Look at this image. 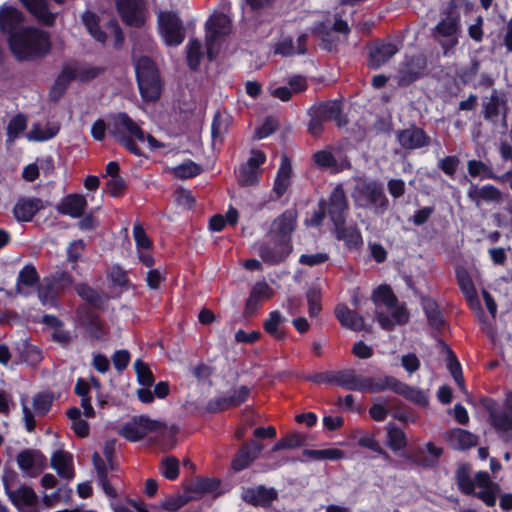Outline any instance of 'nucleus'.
I'll return each mask as SVG.
<instances>
[{"label": "nucleus", "instance_id": "obj_20", "mask_svg": "<svg viewBox=\"0 0 512 512\" xmlns=\"http://www.w3.org/2000/svg\"><path fill=\"white\" fill-rule=\"evenodd\" d=\"M43 208L44 202L41 199L36 197H23L16 202L13 213L18 221L28 222Z\"/></svg>", "mask_w": 512, "mask_h": 512}, {"label": "nucleus", "instance_id": "obj_14", "mask_svg": "<svg viewBox=\"0 0 512 512\" xmlns=\"http://www.w3.org/2000/svg\"><path fill=\"white\" fill-rule=\"evenodd\" d=\"M266 156L259 150H253L245 164L239 168V182L243 186H251L258 182L260 166L265 162Z\"/></svg>", "mask_w": 512, "mask_h": 512}, {"label": "nucleus", "instance_id": "obj_47", "mask_svg": "<svg viewBox=\"0 0 512 512\" xmlns=\"http://www.w3.org/2000/svg\"><path fill=\"white\" fill-rule=\"evenodd\" d=\"M504 104V100L499 97L497 91L493 90L490 96L483 101L484 118L492 120L498 117Z\"/></svg>", "mask_w": 512, "mask_h": 512}, {"label": "nucleus", "instance_id": "obj_15", "mask_svg": "<svg viewBox=\"0 0 512 512\" xmlns=\"http://www.w3.org/2000/svg\"><path fill=\"white\" fill-rule=\"evenodd\" d=\"M16 460L19 468L30 477L37 476L46 465L45 456L41 452L32 449L21 451Z\"/></svg>", "mask_w": 512, "mask_h": 512}, {"label": "nucleus", "instance_id": "obj_59", "mask_svg": "<svg viewBox=\"0 0 512 512\" xmlns=\"http://www.w3.org/2000/svg\"><path fill=\"white\" fill-rule=\"evenodd\" d=\"M228 118L216 113L211 126L213 141H221L228 130Z\"/></svg>", "mask_w": 512, "mask_h": 512}, {"label": "nucleus", "instance_id": "obj_25", "mask_svg": "<svg viewBox=\"0 0 512 512\" xmlns=\"http://www.w3.org/2000/svg\"><path fill=\"white\" fill-rule=\"evenodd\" d=\"M292 250L291 245L274 242V245L263 244L259 248L262 260L269 264H278L285 260Z\"/></svg>", "mask_w": 512, "mask_h": 512}, {"label": "nucleus", "instance_id": "obj_8", "mask_svg": "<svg viewBox=\"0 0 512 512\" xmlns=\"http://www.w3.org/2000/svg\"><path fill=\"white\" fill-rule=\"evenodd\" d=\"M461 31L460 18L450 13L435 27V39L443 48V54L448 56L458 44Z\"/></svg>", "mask_w": 512, "mask_h": 512}, {"label": "nucleus", "instance_id": "obj_13", "mask_svg": "<svg viewBox=\"0 0 512 512\" xmlns=\"http://www.w3.org/2000/svg\"><path fill=\"white\" fill-rule=\"evenodd\" d=\"M6 494L19 512H40L38 496L33 489L26 485L11 490L5 484Z\"/></svg>", "mask_w": 512, "mask_h": 512}, {"label": "nucleus", "instance_id": "obj_36", "mask_svg": "<svg viewBox=\"0 0 512 512\" xmlns=\"http://www.w3.org/2000/svg\"><path fill=\"white\" fill-rule=\"evenodd\" d=\"M21 2L40 22L46 25L54 23L55 14L48 10L47 0H21Z\"/></svg>", "mask_w": 512, "mask_h": 512}, {"label": "nucleus", "instance_id": "obj_38", "mask_svg": "<svg viewBox=\"0 0 512 512\" xmlns=\"http://www.w3.org/2000/svg\"><path fill=\"white\" fill-rule=\"evenodd\" d=\"M292 168L287 156H283L278 169L277 177L274 183V191L278 196H282L290 185Z\"/></svg>", "mask_w": 512, "mask_h": 512}, {"label": "nucleus", "instance_id": "obj_37", "mask_svg": "<svg viewBox=\"0 0 512 512\" xmlns=\"http://www.w3.org/2000/svg\"><path fill=\"white\" fill-rule=\"evenodd\" d=\"M399 380L393 376L365 377V392L379 393L385 390L395 392Z\"/></svg>", "mask_w": 512, "mask_h": 512}, {"label": "nucleus", "instance_id": "obj_56", "mask_svg": "<svg viewBox=\"0 0 512 512\" xmlns=\"http://www.w3.org/2000/svg\"><path fill=\"white\" fill-rule=\"evenodd\" d=\"M202 55L201 43L198 40H190L187 44V61L191 69H197Z\"/></svg>", "mask_w": 512, "mask_h": 512}, {"label": "nucleus", "instance_id": "obj_54", "mask_svg": "<svg viewBox=\"0 0 512 512\" xmlns=\"http://www.w3.org/2000/svg\"><path fill=\"white\" fill-rule=\"evenodd\" d=\"M200 172L201 167L193 161L184 162L173 169L174 176L179 179L192 178L199 175Z\"/></svg>", "mask_w": 512, "mask_h": 512}, {"label": "nucleus", "instance_id": "obj_50", "mask_svg": "<svg viewBox=\"0 0 512 512\" xmlns=\"http://www.w3.org/2000/svg\"><path fill=\"white\" fill-rule=\"evenodd\" d=\"M422 304L430 325L439 328L443 324L444 319L435 301L424 299Z\"/></svg>", "mask_w": 512, "mask_h": 512}, {"label": "nucleus", "instance_id": "obj_43", "mask_svg": "<svg viewBox=\"0 0 512 512\" xmlns=\"http://www.w3.org/2000/svg\"><path fill=\"white\" fill-rule=\"evenodd\" d=\"M82 22L86 27L88 33L98 42L104 44L106 42L107 36L104 31L101 30L99 26V19L97 15L91 11H86L82 15Z\"/></svg>", "mask_w": 512, "mask_h": 512}, {"label": "nucleus", "instance_id": "obj_53", "mask_svg": "<svg viewBox=\"0 0 512 512\" xmlns=\"http://www.w3.org/2000/svg\"><path fill=\"white\" fill-rule=\"evenodd\" d=\"M315 163L321 168L329 169L333 172L339 170L338 161L335 156L328 150H321L314 154Z\"/></svg>", "mask_w": 512, "mask_h": 512}, {"label": "nucleus", "instance_id": "obj_32", "mask_svg": "<svg viewBox=\"0 0 512 512\" xmlns=\"http://www.w3.org/2000/svg\"><path fill=\"white\" fill-rule=\"evenodd\" d=\"M22 14L13 7L3 6L0 8V29L3 32L9 33L10 36L13 33H18L16 28L22 23Z\"/></svg>", "mask_w": 512, "mask_h": 512}, {"label": "nucleus", "instance_id": "obj_24", "mask_svg": "<svg viewBox=\"0 0 512 512\" xmlns=\"http://www.w3.org/2000/svg\"><path fill=\"white\" fill-rule=\"evenodd\" d=\"M398 47L389 42H382L376 44L371 48L369 53V67L372 69H378L384 65L389 59H391L397 52Z\"/></svg>", "mask_w": 512, "mask_h": 512}, {"label": "nucleus", "instance_id": "obj_55", "mask_svg": "<svg viewBox=\"0 0 512 512\" xmlns=\"http://www.w3.org/2000/svg\"><path fill=\"white\" fill-rule=\"evenodd\" d=\"M425 450L428 452L429 456H422L423 451H420L417 460L418 463L426 467L434 466L442 454V448L435 446L431 442H428L425 444Z\"/></svg>", "mask_w": 512, "mask_h": 512}, {"label": "nucleus", "instance_id": "obj_42", "mask_svg": "<svg viewBox=\"0 0 512 512\" xmlns=\"http://www.w3.org/2000/svg\"><path fill=\"white\" fill-rule=\"evenodd\" d=\"M456 481L459 489L464 494L470 495L475 491V483L472 477V468L468 464L458 466L455 473Z\"/></svg>", "mask_w": 512, "mask_h": 512}, {"label": "nucleus", "instance_id": "obj_48", "mask_svg": "<svg viewBox=\"0 0 512 512\" xmlns=\"http://www.w3.org/2000/svg\"><path fill=\"white\" fill-rule=\"evenodd\" d=\"M27 128V118L23 114L14 116L7 126L6 143L11 145L16 138Z\"/></svg>", "mask_w": 512, "mask_h": 512}, {"label": "nucleus", "instance_id": "obj_22", "mask_svg": "<svg viewBox=\"0 0 512 512\" xmlns=\"http://www.w3.org/2000/svg\"><path fill=\"white\" fill-rule=\"evenodd\" d=\"M39 275L32 265L24 266L17 277L16 291L22 296L30 295L39 285Z\"/></svg>", "mask_w": 512, "mask_h": 512}, {"label": "nucleus", "instance_id": "obj_4", "mask_svg": "<svg viewBox=\"0 0 512 512\" xmlns=\"http://www.w3.org/2000/svg\"><path fill=\"white\" fill-rule=\"evenodd\" d=\"M135 72L141 96L146 101H155L161 94V83L153 61L142 56L135 61Z\"/></svg>", "mask_w": 512, "mask_h": 512}, {"label": "nucleus", "instance_id": "obj_60", "mask_svg": "<svg viewBox=\"0 0 512 512\" xmlns=\"http://www.w3.org/2000/svg\"><path fill=\"white\" fill-rule=\"evenodd\" d=\"M447 355H448V369L453 376L455 382L459 386L460 389H464V380L462 376V370L460 363L458 362L455 354L453 351L449 348H447Z\"/></svg>", "mask_w": 512, "mask_h": 512}, {"label": "nucleus", "instance_id": "obj_49", "mask_svg": "<svg viewBox=\"0 0 512 512\" xmlns=\"http://www.w3.org/2000/svg\"><path fill=\"white\" fill-rule=\"evenodd\" d=\"M387 430V445L393 451H399L406 446V437L404 432L396 427L394 424L389 423L386 427Z\"/></svg>", "mask_w": 512, "mask_h": 512}, {"label": "nucleus", "instance_id": "obj_30", "mask_svg": "<svg viewBox=\"0 0 512 512\" xmlns=\"http://www.w3.org/2000/svg\"><path fill=\"white\" fill-rule=\"evenodd\" d=\"M456 276L460 289L464 294L469 306L474 310L480 311V301L478 299L476 289L468 272L464 269H460L457 270Z\"/></svg>", "mask_w": 512, "mask_h": 512}, {"label": "nucleus", "instance_id": "obj_40", "mask_svg": "<svg viewBox=\"0 0 512 512\" xmlns=\"http://www.w3.org/2000/svg\"><path fill=\"white\" fill-rule=\"evenodd\" d=\"M250 394V390L246 386H241L234 389L229 395L224 396L217 400L218 410H225L231 407H236L245 402Z\"/></svg>", "mask_w": 512, "mask_h": 512}, {"label": "nucleus", "instance_id": "obj_45", "mask_svg": "<svg viewBox=\"0 0 512 512\" xmlns=\"http://www.w3.org/2000/svg\"><path fill=\"white\" fill-rule=\"evenodd\" d=\"M136 419L139 424L140 431L143 433V437L149 433H159L164 435L168 432V427L161 421L150 419L144 415L137 416ZM169 433H175V431L171 429L169 430Z\"/></svg>", "mask_w": 512, "mask_h": 512}, {"label": "nucleus", "instance_id": "obj_61", "mask_svg": "<svg viewBox=\"0 0 512 512\" xmlns=\"http://www.w3.org/2000/svg\"><path fill=\"white\" fill-rule=\"evenodd\" d=\"M389 413V400L383 398H377L373 402V405L369 409L370 416L375 421H383Z\"/></svg>", "mask_w": 512, "mask_h": 512}, {"label": "nucleus", "instance_id": "obj_35", "mask_svg": "<svg viewBox=\"0 0 512 512\" xmlns=\"http://www.w3.org/2000/svg\"><path fill=\"white\" fill-rule=\"evenodd\" d=\"M306 35L302 34L297 39V45H294L292 38L285 37L275 45V53L282 56H293L295 54H304L306 52Z\"/></svg>", "mask_w": 512, "mask_h": 512}, {"label": "nucleus", "instance_id": "obj_51", "mask_svg": "<svg viewBox=\"0 0 512 512\" xmlns=\"http://www.w3.org/2000/svg\"><path fill=\"white\" fill-rule=\"evenodd\" d=\"M468 173L472 177H481L482 179H497L491 168L484 162L478 160H469L467 162Z\"/></svg>", "mask_w": 512, "mask_h": 512}, {"label": "nucleus", "instance_id": "obj_9", "mask_svg": "<svg viewBox=\"0 0 512 512\" xmlns=\"http://www.w3.org/2000/svg\"><path fill=\"white\" fill-rule=\"evenodd\" d=\"M231 30V20L225 13H215L207 22L206 44L210 60L213 59L221 37Z\"/></svg>", "mask_w": 512, "mask_h": 512}, {"label": "nucleus", "instance_id": "obj_21", "mask_svg": "<svg viewBox=\"0 0 512 512\" xmlns=\"http://www.w3.org/2000/svg\"><path fill=\"white\" fill-rule=\"evenodd\" d=\"M310 111L316 113L317 117L326 120H334L338 126H343L347 123L345 117L342 115L341 102L338 100L327 101L314 105Z\"/></svg>", "mask_w": 512, "mask_h": 512}, {"label": "nucleus", "instance_id": "obj_19", "mask_svg": "<svg viewBox=\"0 0 512 512\" xmlns=\"http://www.w3.org/2000/svg\"><path fill=\"white\" fill-rule=\"evenodd\" d=\"M262 449L263 445L255 440H250L248 443L242 445L232 461V468L235 471H241L247 468L258 458Z\"/></svg>", "mask_w": 512, "mask_h": 512}, {"label": "nucleus", "instance_id": "obj_31", "mask_svg": "<svg viewBox=\"0 0 512 512\" xmlns=\"http://www.w3.org/2000/svg\"><path fill=\"white\" fill-rule=\"evenodd\" d=\"M424 60L421 57H415L408 60L399 70L398 84L406 86L416 80L423 72Z\"/></svg>", "mask_w": 512, "mask_h": 512}, {"label": "nucleus", "instance_id": "obj_23", "mask_svg": "<svg viewBox=\"0 0 512 512\" xmlns=\"http://www.w3.org/2000/svg\"><path fill=\"white\" fill-rule=\"evenodd\" d=\"M468 198L477 206L480 207L482 202H498L502 198L500 190L492 185H484L478 187L472 184L467 192Z\"/></svg>", "mask_w": 512, "mask_h": 512}, {"label": "nucleus", "instance_id": "obj_10", "mask_svg": "<svg viewBox=\"0 0 512 512\" xmlns=\"http://www.w3.org/2000/svg\"><path fill=\"white\" fill-rule=\"evenodd\" d=\"M53 402V396L50 393L43 392L38 393L33 397L32 405L33 410L32 412L30 408L27 405V397L22 396L21 397V406H22V412H23V421L25 423V428L28 432H33L35 429V420L34 417L36 416H43L45 415L51 408Z\"/></svg>", "mask_w": 512, "mask_h": 512}, {"label": "nucleus", "instance_id": "obj_2", "mask_svg": "<svg viewBox=\"0 0 512 512\" xmlns=\"http://www.w3.org/2000/svg\"><path fill=\"white\" fill-rule=\"evenodd\" d=\"M11 51L19 60H33L45 56L51 42L48 33L38 28H24L9 37Z\"/></svg>", "mask_w": 512, "mask_h": 512}, {"label": "nucleus", "instance_id": "obj_34", "mask_svg": "<svg viewBox=\"0 0 512 512\" xmlns=\"http://www.w3.org/2000/svg\"><path fill=\"white\" fill-rule=\"evenodd\" d=\"M492 426L504 434L512 431V410L497 409L494 405L488 407Z\"/></svg>", "mask_w": 512, "mask_h": 512}, {"label": "nucleus", "instance_id": "obj_44", "mask_svg": "<svg viewBox=\"0 0 512 512\" xmlns=\"http://www.w3.org/2000/svg\"><path fill=\"white\" fill-rule=\"evenodd\" d=\"M284 322L285 319L279 311H272L265 320L263 327L269 335L275 339L281 340L285 337V333L281 329Z\"/></svg>", "mask_w": 512, "mask_h": 512}, {"label": "nucleus", "instance_id": "obj_63", "mask_svg": "<svg viewBox=\"0 0 512 512\" xmlns=\"http://www.w3.org/2000/svg\"><path fill=\"white\" fill-rule=\"evenodd\" d=\"M161 474L168 480H175L179 475V462L175 457H167L162 460Z\"/></svg>", "mask_w": 512, "mask_h": 512}, {"label": "nucleus", "instance_id": "obj_33", "mask_svg": "<svg viewBox=\"0 0 512 512\" xmlns=\"http://www.w3.org/2000/svg\"><path fill=\"white\" fill-rule=\"evenodd\" d=\"M335 314L342 326L353 331H361L364 329L363 317L347 306L338 305L335 309Z\"/></svg>", "mask_w": 512, "mask_h": 512}, {"label": "nucleus", "instance_id": "obj_12", "mask_svg": "<svg viewBox=\"0 0 512 512\" xmlns=\"http://www.w3.org/2000/svg\"><path fill=\"white\" fill-rule=\"evenodd\" d=\"M297 215L293 210H286L277 217L271 224L269 237L273 242L290 244L291 234L296 227Z\"/></svg>", "mask_w": 512, "mask_h": 512}, {"label": "nucleus", "instance_id": "obj_16", "mask_svg": "<svg viewBox=\"0 0 512 512\" xmlns=\"http://www.w3.org/2000/svg\"><path fill=\"white\" fill-rule=\"evenodd\" d=\"M278 498V492L274 488H267L263 485L245 488L242 492V499L253 505L263 508L269 507Z\"/></svg>", "mask_w": 512, "mask_h": 512}, {"label": "nucleus", "instance_id": "obj_57", "mask_svg": "<svg viewBox=\"0 0 512 512\" xmlns=\"http://www.w3.org/2000/svg\"><path fill=\"white\" fill-rule=\"evenodd\" d=\"M119 434L132 442L139 441L143 438V433L140 431L136 417H134L132 421L123 425L119 429Z\"/></svg>", "mask_w": 512, "mask_h": 512}, {"label": "nucleus", "instance_id": "obj_11", "mask_svg": "<svg viewBox=\"0 0 512 512\" xmlns=\"http://www.w3.org/2000/svg\"><path fill=\"white\" fill-rule=\"evenodd\" d=\"M116 8L122 21L129 26L140 27L148 17L144 0H117Z\"/></svg>", "mask_w": 512, "mask_h": 512}, {"label": "nucleus", "instance_id": "obj_17", "mask_svg": "<svg viewBox=\"0 0 512 512\" xmlns=\"http://www.w3.org/2000/svg\"><path fill=\"white\" fill-rule=\"evenodd\" d=\"M396 137L401 147L406 150L420 149L430 142L425 131L415 126L398 131Z\"/></svg>", "mask_w": 512, "mask_h": 512}, {"label": "nucleus", "instance_id": "obj_5", "mask_svg": "<svg viewBox=\"0 0 512 512\" xmlns=\"http://www.w3.org/2000/svg\"><path fill=\"white\" fill-rule=\"evenodd\" d=\"M73 284L72 276L66 271H56L44 277L39 283L37 293L40 302L44 306L54 307L57 304V296Z\"/></svg>", "mask_w": 512, "mask_h": 512}, {"label": "nucleus", "instance_id": "obj_18", "mask_svg": "<svg viewBox=\"0 0 512 512\" xmlns=\"http://www.w3.org/2000/svg\"><path fill=\"white\" fill-rule=\"evenodd\" d=\"M348 204L341 186H337L330 195L328 203V215L334 225L345 224Z\"/></svg>", "mask_w": 512, "mask_h": 512}, {"label": "nucleus", "instance_id": "obj_64", "mask_svg": "<svg viewBox=\"0 0 512 512\" xmlns=\"http://www.w3.org/2000/svg\"><path fill=\"white\" fill-rule=\"evenodd\" d=\"M219 481L213 478H200L197 479L193 485L192 490L198 493H210L219 488Z\"/></svg>", "mask_w": 512, "mask_h": 512}, {"label": "nucleus", "instance_id": "obj_62", "mask_svg": "<svg viewBox=\"0 0 512 512\" xmlns=\"http://www.w3.org/2000/svg\"><path fill=\"white\" fill-rule=\"evenodd\" d=\"M134 368L137 374L138 381L141 385L150 387L154 382L153 374L148 367L147 364H145L140 359H137L134 362Z\"/></svg>", "mask_w": 512, "mask_h": 512}, {"label": "nucleus", "instance_id": "obj_41", "mask_svg": "<svg viewBox=\"0 0 512 512\" xmlns=\"http://www.w3.org/2000/svg\"><path fill=\"white\" fill-rule=\"evenodd\" d=\"M395 393L419 406H427L429 402L428 396L423 390L409 386L401 381H399Z\"/></svg>", "mask_w": 512, "mask_h": 512}, {"label": "nucleus", "instance_id": "obj_58", "mask_svg": "<svg viewBox=\"0 0 512 512\" xmlns=\"http://www.w3.org/2000/svg\"><path fill=\"white\" fill-rule=\"evenodd\" d=\"M308 313L310 317H315L321 311V292L318 287H311L307 293Z\"/></svg>", "mask_w": 512, "mask_h": 512}, {"label": "nucleus", "instance_id": "obj_7", "mask_svg": "<svg viewBox=\"0 0 512 512\" xmlns=\"http://www.w3.org/2000/svg\"><path fill=\"white\" fill-rule=\"evenodd\" d=\"M156 16L158 32L163 42L167 46H179L185 39V30L177 13L159 10Z\"/></svg>", "mask_w": 512, "mask_h": 512}, {"label": "nucleus", "instance_id": "obj_6", "mask_svg": "<svg viewBox=\"0 0 512 512\" xmlns=\"http://www.w3.org/2000/svg\"><path fill=\"white\" fill-rule=\"evenodd\" d=\"M353 198L358 207L383 212L388 206L383 189L376 182H360L356 185Z\"/></svg>", "mask_w": 512, "mask_h": 512}, {"label": "nucleus", "instance_id": "obj_39", "mask_svg": "<svg viewBox=\"0 0 512 512\" xmlns=\"http://www.w3.org/2000/svg\"><path fill=\"white\" fill-rule=\"evenodd\" d=\"M450 444L458 450L469 449L477 444V437L460 428L453 429L448 436Z\"/></svg>", "mask_w": 512, "mask_h": 512}, {"label": "nucleus", "instance_id": "obj_52", "mask_svg": "<svg viewBox=\"0 0 512 512\" xmlns=\"http://www.w3.org/2000/svg\"><path fill=\"white\" fill-rule=\"evenodd\" d=\"M303 455L306 457L315 459V460H324V459L338 460V459L343 458L344 452L342 450L334 449V448L321 449V450L306 449L303 451Z\"/></svg>", "mask_w": 512, "mask_h": 512}, {"label": "nucleus", "instance_id": "obj_29", "mask_svg": "<svg viewBox=\"0 0 512 512\" xmlns=\"http://www.w3.org/2000/svg\"><path fill=\"white\" fill-rule=\"evenodd\" d=\"M51 466L65 479L70 480L74 477L73 456L67 451L56 450L51 456Z\"/></svg>", "mask_w": 512, "mask_h": 512}, {"label": "nucleus", "instance_id": "obj_46", "mask_svg": "<svg viewBox=\"0 0 512 512\" xmlns=\"http://www.w3.org/2000/svg\"><path fill=\"white\" fill-rule=\"evenodd\" d=\"M336 236L348 246L355 247L362 243V237L355 226L346 227L344 224L335 225Z\"/></svg>", "mask_w": 512, "mask_h": 512}, {"label": "nucleus", "instance_id": "obj_28", "mask_svg": "<svg viewBox=\"0 0 512 512\" xmlns=\"http://www.w3.org/2000/svg\"><path fill=\"white\" fill-rule=\"evenodd\" d=\"M87 201L84 196L79 194H70L62 199L57 206V211L63 215H68L72 218H79L82 216Z\"/></svg>", "mask_w": 512, "mask_h": 512}, {"label": "nucleus", "instance_id": "obj_26", "mask_svg": "<svg viewBox=\"0 0 512 512\" xmlns=\"http://www.w3.org/2000/svg\"><path fill=\"white\" fill-rule=\"evenodd\" d=\"M59 122H46L45 124L33 123L30 131L26 134V138L33 142H44L54 138L60 131Z\"/></svg>", "mask_w": 512, "mask_h": 512}, {"label": "nucleus", "instance_id": "obj_1", "mask_svg": "<svg viewBox=\"0 0 512 512\" xmlns=\"http://www.w3.org/2000/svg\"><path fill=\"white\" fill-rule=\"evenodd\" d=\"M376 318L381 328L392 330L396 325H403L409 320V313L404 304L399 303L392 289L387 285L379 286L372 294Z\"/></svg>", "mask_w": 512, "mask_h": 512}, {"label": "nucleus", "instance_id": "obj_3", "mask_svg": "<svg viewBox=\"0 0 512 512\" xmlns=\"http://www.w3.org/2000/svg\"><path fill=\"white\" fill-rule=\"evenodd\" d=\"M109 131L120 144L136 156H140L141 151L133 138L140 142L147 140L150 148L152 149L162 147V145L153 136L145 135L140 126L126 113H118L111 118Z\"/></svg>", "mask_w": 512, "mask_h": 512}, {"label": "nucleus", "instance_id": "obj_27", "mask_svg": "<svg viewBox=\"0 0 512 512\" xmlns=\"http://www.w3.org/2000/svg\"><path fill=\"white\" fill-rule=\"evenodd\" d=\"M365 377L353 369L336 371L335 384L352 391L365 392Z\"/></svg>", "mask_w": 512, "mask_h": 512}]
</instances>
